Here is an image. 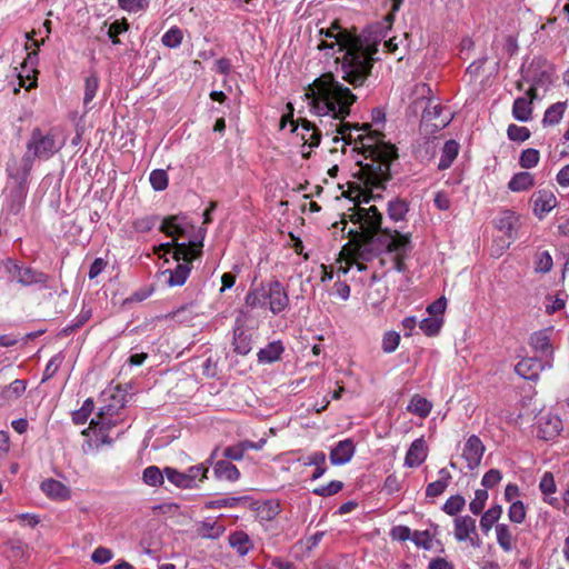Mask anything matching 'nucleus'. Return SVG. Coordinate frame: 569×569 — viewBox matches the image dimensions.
<instances>
[{
    "label": "nucleus",
    "instance_id": "nucleus-1",
    "mask_svg": "<svg viewBox=\"0 0 569 569\" xmlns=\"http://www.w3.org/2000/svg\"><path fill=\"white\" fill-rule=\"evenodd\" d=\"M305 96L313 114L339 120L332 142H342V152H346L347 144H353V150H359L355 176L360 183L381 188L390 178V163L397 158L396 148L383 142L379 132L370 131L369 124L358 127L342 122L357 97L330 72L309 84Z\"/></svg>",
    "mask_w": 569,
    "mask_h": 569
},
{
    "label": "nucleus",
    "instance_id": "nucleus-2",
    "mask_svg": "<svg viewBox=\"0 0 569 569\" xmlns=\"http://www.w3.org/2000/svg\"><path fill=\"white\" fill-rule=\"evenodd\" d=\"M361 184L363 190L359 194V198L362 197V199H358L359 203H368L376 197H380V193L375 194V191L385 188V182L381 188ZM349 218L353 223L359 224L360 229L349 231L351 241L341 250L349 267L356 266L359 271H362L366 269L363 261L379 256L382 266L389 264V269L398 272L406 270L405 260L412 249L409 233L382 229V216L376 206L363 208L358 204Z\"/></svg>",
    "mask_w": 569,
    "mask_h": 569
},
{
    "label": "nucleus",
    "instance_id": "nucleus-3",
    "mask_svg": "<svg viewBox=\"0 0 569 569\" xmlns=\"http://www.w3.org/2000/svg\"><path fill=\"white\" fill-rule=\"evenodd\" d=\"M319 37V50H331L332 54L341 53L336 58L339 64L337 71L341 78L355 88L362 86L371 73L379 41L355 36L338 22H332L329 28H321Z\"/></svg>",
    "mask_w": 569,
    "mask_h": 569
},
{
    "label": "nucleus",
    "instance_id": "nucleus-4",
    "mask_svg": "<svg viewBox=\"0 0 569 569\" xmlns=\"http://www.w3.org/2000/svg\"><path fill=\"white\" fill-rule=\"evenodd\" d=\"M63 146V142L57 141L51 132H43L36 128L32 130L27 143V152L20 160H12L7 166L8 174L19 187L27 183L29 173L32 169L36 158L49 159L56 154Z\"/></svg>",
    "mask_w": 569,
    "mask_h": 569
},
{
    "label": "nucleus",
    "instance_id": "nucleus-5",
    "mask_svg": "<svg viewBox=\"0 0 569 569\" xmlns=\"http://www.w3.org/2000/svg\"><path fill=\"white\" fill-rule=\"evenodd\" d=\"M202 242L189 241L176 243L173 259L178 261L174 269L160 272L159 280L168 287H180L186 283L191 271V262L201 254Z\"/></svg>",
    "mask_w": 569,
    "mask_h": 569
},
{
    "label": "nucleus",
    "instance_id": "nucleus-6",
    "mask_svg": "<svg viewBox=\"0 0 569 569\" xmlns=\"http://www.w3.org/2000/svg\"><path fill=\"white\" fill-rule=\"evenodd\" d=\"M246 305L250 308L268 307L273 315H278L287 309L289 297L284 287L273 280L250 290L246 296Z\"/></svg>",
    "mask_w": 569,
    "mask_h": 569
},
{
    "label": "nucleus",
    "instance_id": "nucleus-7",
    "mask_svg": "<svg viewBox=\"0 0 569 569\" xmlns=\"http://www.w3.org/2000/svg\"><path fill=\"white\" fill-rule=\"evenodd\" d=\"M120 409L121 406H103L97 417L91 420L89 429L96 435L94 443L97 448L111 443L108 432L121 420Z\"/></svg>",
    "mask_w": 569,
    "mask_h": 569
},
{
    "label": "nucleus",
    "instance_id": "nucleus-8",
    "mask_svg": "<svg viewBox=\"0 0 569 569\" xmlns=\"http://www.w3.org/2000/svg\"><path fill=\"white\" fill-rule=\"evenodd\" d=\"M563 429L559 416L552 412H540L535 425L536 435L539 439L549 441L556 439Z\"/></svg>",
    "mask_w": 569,
    "mask_h": 569
},
{
    "label": "nucleus",
    "instance_id": "nucleus-9",
    "mask_svg": "<svg viewBox=\"0 0 569 569\" xmlns=\"http://www.w3.org/2000/svg\"><path fill=\"white\" fill-rule=\"evenodd\" d=\"M455 538L460 542L469 541L472 547L479 548L481 541L477 533L476 519L470 516L456 517Z\"/></svg>",
    "mask_w": 569,
    "mask_h": 569
},
{
    "label": "nucleus",
    "instance_id": "nucleus-10",
    "mask_svg": "<svg viewBox=\"0 0 569 569\" xmlns=\"http://www.w3.org/2000/svg\"><path fill=\"white\" fill-rule=\"evenodd\" d=\"M483 453L485 446L481 439L476 435L470 436L462 448V458L466 460L467 467L470 470L476 469L480 465Z\"/></svg>",
    "mask_w": 569,
    "mask_h": 569
},
{
    "label": "nucleus",
    "instance_id": "nucleus-11",
    "mask_svg": "<svg viewBox=\"0 0 569 569\" xmlns=\"http://www.w3.org/2000/svg\"><path fill=\"white\" fill-rule=\"evenodd\" d=\"M6 269L9 272H14V278L17 281L23 286H30L36 283L46 284L48 277L39 271H36L31 268H20L11 260L6 262Z\"/></svg>",
    "mask_w": 569,
    "mask_h": 569
},
{
    "label": "nucleus",
    "instance_id": "nucleus-12",
    "mask_svg": "<svg viewBox=\"0 0 569 569\" xmlns=\"http://www.w3.org/2000/svg\"><path fill=\"white\" fill-rule=\"evenodd\" d=\"M533 212L539 218L542 219L547 213H549L558 203L556 196L552 191L542 189L533 193Z\"/></svg>",
    "mask_w": 569,
    "mask_h": 569
},
{
    "label": "nucleus",
    "instance_id": "nucleus-13",
    "mask_svg": "<svg viewBox=\"0 0 569 569\" xmlns=\"http://www.w3.org/2000/svg\"><path fill=\"white\" fill-rule=\"evenodd\" d=\"M428 457V446L426 440L421 437L416 439L409 447L406 457L405 466L408 468H416L422 465Z\"/></svg>",
    "mask_w": 569,
    "mask_h": 569
},
{
    "label": "nucleus",
    "instance_id": "nucleus-14",
    "mask_svg": "<svg viewBox=\"0 0 569 569\" xmlns=\"http://www.w3.org/2000/svg\"><path fill=\"white\" fill-rule=\"evenodd\" d=\"M527 94L530 99L526 97L517 98L512 106V116L522 122H527L531 119L532 114V100L537 97V89L535 87H530L527 91Z\"/></svg>",
    "mask_w": 569,
    "mask_h": 569
},
{
    "label": "nucleus",
    "instance_id": "nucleus-15",
    "mask_svg": "<svg viewBox=\"0 0 569 569\" xmlns=\"http://www.w3.org/2000/svg\"><path fill=\"white\" fill-rule=\"evenodd\" d=\"M355 443L351 439H345L336 443L330 450V462L333 466H341L351 460L355 455Z\"/></svg>",
    "mask_w": 569,
    "mask_h": 569
},
{
    "label": "nucleus",
    "instance_id": "nucleus-16",
    "mask_svg": "<svg viewBox=\"0 0 569 569\" xmlns=\"http://www.w3.org/2000/svg\"><path fill=\"white\" fill-rule=\"evenodd\" d=\"M292 131L296 132V136L302 141V147L308 146L309 148H313L320 143V131L306 119L301 120L299 126H295Z\"/></svg>",
    "mask_w": 569,
    "mask_h": 569
},
{
    "label": "nucleus",
    "instance_id": "nucleus-17",
    "mask_svg": "<svg viewBox=\"0 0 569 569\" xmlns=\"http://www.w3.org/2000/svg\"><path fill=\"white\" fill-rule=\"evenodd\" d=\"M229 546L238 556L244 557L253 549V542L249 535L242 530L231 532L228 538Z\"/></svg>",
    "mask_w": 569,
    "mask_h": 569
},
{
    "label": "nucleus",
    "instance_id": "nucleus-18",
    "mask_svg": "<svg viewBox=\"0 0 569 569\" xmlns=\"http://www.w3.org/2000/svg\"><path fill=\"white\" fill-rule=\"evenodd\" d=\"M542 366L536 358H523L515 367V371L523 379H537Z\"/></svg>",
    "mask_w": 569,
    "mask_h": 569
},
{
    "label": "nucleus",
    "instance_id": "nucleus-19",
    "mask_svg": "<svg viewBox=\"0 0 569 569\" xmlns=\"http://www.w3.org/2000/svg\"><path fill=\"white\" fill-rule=\"evenodd\" d=\"M161 231H163L167 236L172 237L176 244L178 243V238L183 237L187 232V222L184 221V218H167L162 222Z\"/></svg>",
    "mask_w": 569,
    "mask_h": 569
},
{
    "label": "nucleus",
    "instance_id": "nucleus-20",
    "mask_svg": "<svg viewBox=\"0 0 569 569\" xmlns=\"http://www.w3.org/2000/svg\"><path fill=\"white\" fill-rule=\"evenodd\" d=\"M539 489L543 495V501L552 507H557L559 503L558 498L552 497V495L557 491V485L555 481V477L551 472L546 471L539 482Z\"/></svg>",
    "mask_w": 569,
    "mask_h": 569
},
{
    "label": "nucleus",
    "instance_id": "nucleus-21",
    "mask_svg": "<svg viewBox=\"0 0 569 569\" xmlns=\"http://www.w3.org/2000/svg\"><path fill=\"white\" fill-rule=\"evenodd\" d=\"M41 490L51 499L66 500L70 497V489L62 482L54 479H47L41 482Z\"/></svg>",
    "mask_w": 569,
    "mask_h": 569
},
{
    "label": "nucleus",
    "instance_id": "nucleus-22",
    "mask_svg": "<svg viewBox=\"0 0 569 569\" xmlns=\"http://www.w3.org/2000/svg\"><path fill=\"white\" fill-rule=\"evenodd\" d=\"M27 382L21 379H16L10 385L4 387L0 392V405H9L19 399L26 391Z\"/></svg>",
    "mask_w": 569,
    "mask_h": 569
},
{
    "label": "nucleus",
    "instance_id": "nucleus-23",
    "mask_svg": "<svg viewBox=\"0 0 569 569\" xmlns=\"http://www.w3.org/2000/svg\"><path fill=\"white\" fill-rule=\"evenodd\" d=\"M438 475L439 479L430 482L426 488V496L429 498H436L442 495L452 479L447 468L440 469Z\"/></svg>",
    "mask_w": 569,
    "mask_h": 569
},
{
    "label": "nucleus",
    "instance_id": "nucleus-24",
    "mask_svg": "<svg viewBox=\"0 0 569 569\" xmlns=\"http://www.w3.org/2000/svg\"><path fill=\"white\" fill-rule=\"evenodd\" d=\"M535 186V177L528 171L517 172L508 182V189L512 192H521Z\"/></svg>",
    "mask_w": 569,
    "mask_h": 569
},
{
    "label": "nucleus",
    "instance_id": "nucleus-25",
    "mask_svg": "<svg viewBox=\"0 0 569 569\" xmlns=\"http://www.w3.org/2000/svg\"><path fill=\"white\" fill-rule=\"evenodd\" d=\"M226 528L218 520H206L198 525L197 533L201 538L217 539L224 532Z\"/></svg>",
    "mask_w": 569,
    "mask_h": 569
},
{
    "label": "nucleus",
    "instance_id": "nucleus-26",
    "mask_svg": "<svg viewBox=\"0 0 569 569\" xmlns=\"http://www.w3.org/2000/svg\"><path fill=\"white\" fill-rule=\"evenodd\" d=\"M214 476L218 479H223L228 481H237L240 477V472L238 468L229 461L219 460L213 468Z\"/></svg>",
    "mask_w": 569,
    "mask_h": 569
},
{
    "label": "nucleus",
    "instance_id": "nucleus-27",
    "mask_svg": "<svg viewBox=\"0 0 569 569\" xmlns=\"http://www.w3.org/2000/svg\"><path fill=\"white\" fill-rule=\"evenodd\" d=\"M497 542L505 552H510L513 548L515 537L507 523H498L495 528Z\"/></svg>",
    "mask_w": 569,
    "mask_h": 569
},
{
    "label": "nucleus",
    "instance_id": "nucleus-28",
    "mask_svg": "<svg viewBox=\"0 0 569 569\" xmlns=\"http://www.w3.org/2000/svg\"><path fill=\"white\" fill-rule=\"evenodd\" d=\"M459 152V144L455 140H448L445 142L442 150H441V157L438 163V168L440 170L448 169L455 159L457 158Z\"/></svg>",
    "mask_w": 569,
    "mask_h": 569
},
{
    "label": "nucleus",
    "instance_id": "nucleus-29",
    "mask_svg": "<svg viewBox=\"0 0 569 569\" xmlns=\"http://www.w3.org/2000/svg\"><path fill=\"white\" fill-rule=\"evenodd\" d=\"M502 516V507L500 505L491 506L480 518V528L488 533Z\"/></svg>",
    "mask_w": 569,
    "mask_h": 569
},
{
    "label": "nucleus",
    "instance_id": "nucleus-30",
    "mask_svg": "<svg viewBox=\"0 0 569 569\" xmlns=\"http://www.w3.org/2000/svg\"><path fill=\"white\" fill-rule=\"evenodd\" d=\"M432 409V403L427 400L425 397H421L420 395H415L408 407L407 410L420 418H426L429 416Z\"/></svg>",
    "mask_w": 569,
    "mask_h": 569
},
{
    "label": "nucleus",
    "instance_id": "nucleus-31",
    "mask_svg": "<svg viewBox=\"0 0 569 569\" xmlns=\"http://www.w3.org/2000/svg\"><path fill=\"white\" fill-rule=\"evenodd\" d=\"M566 102H556L551 104L545 112L542 122L547 126H555L558 124L566 111Z\"/></svg>",
    "mask_w": 569,
    "mask_h": 569
},
{
    "label": "nucleus",
    "instance_id": "nucleus-32",
    "mask_svg": "<svg viewBox=\"0 0 569 569\" xmlns=\"http://www.w3.org/2000/svg\"><path fill=\"white\" fill-rule=\"evenodd\" d=\"M283 352V347L280 342H271L266 348L261 349L258 352V359L260 362L271 363L277 361L281 353Z\"/></svg>",
    "mask_w": 569,
    "mask_h": 569
},
{
    "label": "nucleus",
    "instance_id": "nucleus-33",
    "mask_svg": "<svg viewBox=\"0 0 569 569\" xmlns=\"http://www.w3.org/2000/svg\"><path fill=\"white\" fill-rule=\"evenodd\" d=\"M530 346L542 355H548L551 349L550 338L546 331H537L530 337Z\"/></svg>",
    "mask_w": 569,
    "mask_h": 569
},
{
    "label": "nucleus",
    "instance_id": "nucleus-34",
    "mask_svg": "<svg viewBox=\"0 0 569 569\" xmlns=\"http://www.w3.org/2000/svg\"><path fill=\"white\" fill-rule=\"evenodd\" d=\"M233 350L241 356H246L251 351V339L243 330L234 331Z\"/></svg>",
    "mask_w": 569,
    "mask_h": 569
},
{
    "label": "nucleus",
    "instance_id": "nucleus-35",
    "mask_svg": "<svg viewBox=\"0 0 569 569\" xmlns=\"http://www.w3.org/2000/svg\"><path fill=\"white\" fill-rule=\"evenodd\" d=\"M163 472L167 479L178 488H191V482H189V478L186 472H180L170 467L164 468Z\"/></svg>",
    "mask_w": 569,
    "mask_h": 569
},
{
    "label": "nucleus",
    "instance_id": "nucleus-36",
    "mask_svg": "<svg viewBox=\"0 0 569 569\" xmlns=\"http://www.w3.org/2000/svg\"><path fill=\"white\" fill-rule=\"evenodd\" d=\"M306 465L315 466L316 470L312 475V479H319L326 472V455L322 451L313 452L309 456Z\"/></svg>",
    "mask_w": 569,
    "mask_h": 569
},
{
    "label": "nucleus",
    "instance_id": "nucleus-37",
    "mask_svg": "<svg viewBox=\"0 0 569 569\" xmlns=\"http://www.w3.org/2000/svg\"><path fill=\"white\" fill-rule=\"evenodd\" d=\"M164 472L156 466H149L143 470L142 479L144 483L157 487L163 483Z\"/></svg>",
    "mask_w": 569,
    "mask_h": 569
},
{
    "label": "nucleus",
    "instance_id": "nucleus-38",
    "mask_svg": "<svg viewBox=\"0 0 569 569\" xmlns=\"http://www.w3.org/2000/svg\"><path fill=\"white\" fill-rule=\"evenodd\" d=\"M99 88V78L96 73H91L86 78L84 82V97L83 104L88 107L89 103L94 99Z\"/></svg>",
    "mask_w": 569,
    "mask_h": 569
},
{
    "label": "nucleus",
    "instance_id": "nucleus-39",
    "mask_svg": "<svg viewBox=\"0 0 569 569\" xmlns=\"http://www.w3.org/2000/svg\"><path fill=\"white\" fill-rule=\"evenodd\" d=\"M527 516L526 507L522 501L515 500L508 508V518L512 523L520 525L525 521Z\"/></svg>",
    "mask_w": 569,
    "mask_h": 569
},
{
    "label": "nucleus",
    "instance_id": "nucleus-40",
    "mask_svg": "<svg viewBox=\"0 0 569 569\" xmlns=\"http://www.w3.org/2000/svg\"><path fill=\"white\" fill-rule=\"evenodd\" d=\"M466 500L460 495L449 497L442 506V510L449 516H457L465 507Z\"/></svg>",
    "mask_w": 569,
    "mask_h": 569
},
{
    "label": "nucleus",
    "instance_id": "nucleus-41",
    "mask_svg": "<svg viewBox=\"0 0 569 569\" xmlns=\"http://www.w3.org/2000/svg\"><path fill=\"white\" fill-rule=\"evenodd\" d=\"M540 160V153L537 149L528 148L523 150L519 158V164L523 169L535 168Z\"/></svg>",
    "mask_w": 569,
    "mask_h": 569
},
{
    "label": "nucleus",
    "instance_id": "nucleus-42",
    "mask_svg": "<svg viewBox=\"0 0 569 569\" xmlns=\"http://www.w3.org/2000/svg\"><path fill=\"white\" fill-rule=\"evenodd\" d=\"M435 533H431L429 530L423 531H413L412 541L417 547L423 548L426 550H431L433 548Z\"/></svg>",
    "mask_w": 569,
    "mask_h": 569
},
{
    "label": "nucleus",
    "instance_id": "nucleus-43",
    "mask_svg": "<svg viewBox=\"0 0 569 569\" xmlns=\"http://www.w3.org/2000/svg\"><path fill=\"white\" fill-rule=\"evenodd\" d=\"M407 212L408 206L405 201L393 200L389 202L388 214L391 220L401 221L405 219Z\"/></svg>",
    "mask_w": 569,
    "mask_h": 569
},
{
    "label": "nucleus",
    "instance_id": "nucleus-44",
    "mask_svg": "<svg viewBox=\"0 0 569 569\" xmlns=\"http://www.w3.org/2000/svg\"><path fill=\"white\" fill-rule=\"evenodd\" d=\"M553 264L552 257L548 251H540L535 257L536 272L547 273L551 270Z\"/></svg>",
    "mask_w": 569,
    "mask_h": 569
},
{
    "label": "nucleus",
    "instance_id": "nucleus-45",
    "mask_svg": "<svg viewBox=\"0 0 569 569\" xmlns=\"http://www.w3.org/2000/svg\"><path fill=\"white\" fill-rule=\"evenodd\" d=\"M488 491L485 489H478L475 492L473 499L469 503V509L473 515H479L483 510L488 500Z\"/></svg>",
    "mask_w": 569,
    "mask_h": 569
},
{
    "label": "nucleus",
    "instance_id": "nucleus-46",
    "mask_svg": "<svg viewBox=\"0 0 569 569\" xmlns=\"http://www.w3.org/2000/svg\"><path fill=\"white\" fill-rule=\"evenodd\" d=\"M208 470V467L203 463L192 466L187 470L186 473L189 478V482H191V488L197 486V481L201 482L207 478Z\"/></svg>",
    "mask_w": 569,
    "mask_h": 569
},
{
    "label": "nucleus",
    "instance_id": "nucleus-47",
    "mask_svg": "<svg viewBox=\"0 0 569 569\" xmlns=\"http://www.w3.org/2000/svg\"><path fill=\"white\" fill-rule=\"evenodd\" d=\"M182 38V31L177 27H172L162 36L161 40L166 47L177 48L181 44Z\"/></svg>",
    "mask_w": 569,
    "mask_h": 569
},
{
    "label": "nucleus",
    "instance_id": "nucleus-48",
    "mask_svg": "<svg viewBox=\"0 0 569 569\" xmlns=\"http://www.w3.org/2000/svg\"><path fill=\"white\" fill-rule=\"evenodd\" d=\"M118 4L129 13H138L148 8L149 0H118Z\"/></svg>",
    "mask_w": 569,
    "mask_h": 569
},
{
    "label": "nucleus",
    "instance_id": "nucleus-49",
    "mask_svg": "<svg viewBox=\"0 0 569 569\" xmlns=\"http://www.w3.org/2000/svg\"><path fill=\"white\" fill-rule=\"evenodd\" d=\"M441 325V320H439L438 318L430 317L422 319L419 322V328L425 335L432 337L440 331Z\"/></svg>",
    "mask_w": 569,
    "mask_h": 569
},
{
    "label": "nucleus",
    "instance_id": "nucleus-50",
    "mask_svg": "<svg viewBox=\"0 0 569 569\" xmlns=\"http://www.w3.org/2000/svg\"><path fill=\"white\" fill-rule=\"evenodd\" d=\"M150 183L157 191H162L168 187V174L164 170L157 169L150 173Z\"/></svg>",
    "mask_w": 569,
    "mask_h": 569
},
{
    "label": "nucleus",
    "instance_id": "nucleus-51",
    "mask_svg": "<svg viewBox=\"0 0 569 569\" xmlns=\"http://www.w3.org/2000/svg\"><path fill=\"white\" fill-rule=\"evenodd\" d=\"M92 410H93V401L91 399H87L83 402L82 407L79 410L73 412V415H72L73 422L76 425L84 423L88 420Z\"/></svg>",
    "mask_w": 569,
    "mask_h": 569
},
{
    "label": "nucleus",
    "instance_id": "nucleus-52",
    "mask_svg": "<svg viewBox=\"0 0 569 569\" xmlns=\"http://www.w3.org/2000/svg\"><path fill=\"white\" fill-rule=\"evenodd\" d=\"M387 292L388 289L385 286L372 289V284H370V288L367 292V300L370 301L372 307L378 308L386 299Z\"/></svg>",
    "mask_w": 569,
    "mask_h": 569
},
{
    "label": "nucleus",
    "instance_id": "nucleus-53",
    "mask_svg": "<svg viewBox=\"0 0 569 569\" xmlns=\"http://www.w3.org/2000/svg\"><path fill=\"white\" fill-rule=\"evenodd\" d=\"M129 28L128 22L126 19L117 20L112 22L108 30V36L111 39L113 44L120 43V40L118 39V36L126 32Z\"/></svg>",
    "mask_w": 569,
    "mask_h": 569
},
{
    "label": "nucleus",
    "instance_id": "nucleus-54",
    "mask_svg": "<svg viewBox=\"0 0 569 569\" xmlns=\"http://www.w3.org/2000/svg\"><path fill=\"white\" fill-rule=\"evenodd\" d=\"M566 306V298L557 295V296H547L546 298V312L548 315H552L561 309H563Z\"/></svg>",
    "mask_w": 569,
    "mask_h": 569
},
{
    "label": "nucleus",
    "instance_id": "nucleus-55",
    "mask_svg": "<svg viewBox=\"0 0 569 569\" xmlns=\"http://www.w3.org/2000/svg\"><path fill=\"white\" fill-rule=\"evenodd\" d=\"M400 342V336L396 331L385 333L382 338V350L387 353L393 352Z\"/></svg>",
    "mask_w": 569,
    "mask_h": 569
},
{
    "label": "nucleus",
    "instance_id": "nucleus-56",
    "mask_svg": "<svg viewBox=\"0 0 569 569\" xmlns=\"http://www.w3.org/2000/svg\"><path fill=\"white\" fill-rule=\"evenodd\" d=\"M507 133L509 139L512 141H525L530 137V131L528 128L517 124H509Z\"/></svg>",
    "mask_w": 569,
    "mask_h": 569
},
{
    "label": "nucleus",
    "instance_id": "nucleus-57",
    "mask_svg": "<svg viewBox=\"0 0 569 569\" xmlns=\"http://www.w3.org/2000/svg\"><path fill=\"white\" fill-rule=\"evenodd\" d=\"M342 482L338 480H333L326 486L320 488H316L313 493L321 497H329L338 493L342 489Z\"/></svg>",
    "mask_w": 569,
    "mask_h": 569
},
{
    "label": "nucleus",
    "instance_id": "nucleus-58",
    "mask_svg": "<svg viewBox=\"0 0 569 569\" xmlns=\"http://www.w3.org/2000/svg\"><path fill=\"white\" fill-rule=\"evenodd\" d=\"M501 479L502 475L498 469H490L483 475L481 483L486 488H493Z\"/></svg>",
    "mask_w": 569,
    "mask_h": 569
},
{
    "label": "nucleus",
    "instance_id": "nucleus-59",
    "mask_svg": "<svg viewBox=\"0 0 569 569\" xmlns=\"http://www.w3.org/2000/svg\"><path fill=\"white\" fill-rule=\"evenodd\" d=\"M62 361H63V357L60 353L53 356L49 360V362L44 369L43 380H48L51 377H53V375L58 371L59 367L61 366Z\"/></svg>",
    "mask_w": 569,
    "mask_h": 569
},
{
    "label": "nucleus",
    "instance_id": "nucleus-60",
    "mask_svg": "<svg viewBox=\"0 0 569 569\" xmlns=\"http://www.w3.org/2000/svg\"><path fill=\"white\" fill-rule=\"evenodd\" d=\"M112 551L104 547L97 548L92 555L91 560L96 563L103 565L109 562L112 559Z\"/></svg>",
    "mask_w": 569,
    "mask_h": 569
},
{
    "label": "nucleus",
    "instance_id": "nucleus-61",
    "mask_svg": "<svg viewBox=\"0 0 569 569\" xmlns=\"http://www.w3.org/2000/svg\"><path fill=\"white\" fill-rule=\"evenodd\" d=\"M412 533L410 528L407 526H396L391 529L390 536L393 540L399 541H406L411 539L412 540Z\"/></svg>",
    "mask_w": 569,
    "mask_h": 569
},
{
    "label": "nucleus",
    "instance_id": "nucleus-62",
    "mask_svg": "<svg viewBox=\"0 0 569 569\" xmlns=\"http://www.w3.org/2000/svg\"><path fill=\"white\" fill-rule=\"evenodd\" d=\"M154 226V219L152 217H143L134 220L133 228L138 232H148Z\"/></svg>",
    "mask_w": 569,
    "mask_h": 569
},
{
    "label": "nucleus",
    "instance_id": "nucleus-63",
    "mask_svg": "<svg viewBox=\"0 0 569 569\" xmlns=\"http://www.w3.org/2000/svg\"><path fill=\"white\" fill-rule=\"evenodd\" d=\"M244 451L246 445L242 442L240 445L226 448L224 456L232 460H240L242 459Z\"/></svg>",
    "mask_w": 569,
    "mask_h": 569
},
{
    "label": "nucleus",
    "instance_id": "nucleus-64",
    "mask_svg": "<svg viewBox=\"0 0 569 569\" xmlns=\"http://www.w3.org/2000/svg\"><path fill=\"white\" fill-rule=\"evenodd\" d=\"M515 220V214L512 212L507 211L500 218L498 222V228L501 230H506L507 232H510L513 228Z\"/></svg>",
    "mask_w": 569,
    "mask_h": 569
}]
</instances>
